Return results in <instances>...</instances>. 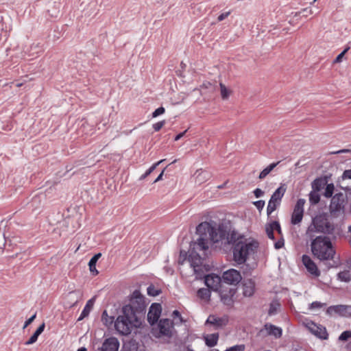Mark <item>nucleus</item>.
<instances>
[{"instance_id": "53", "label": "nucleus", "mask_w": 351, "mask_h": 351, "mask_svg": "<svg viewBox=\"0 0 351 351\" xmlns=\"http://www.w3.org/2000/svg\"><path fill=\"white\" fill-rule=\"evenodd\" d=\"M343 178L351 179V169L346 170L343 173Z\"/></svg>"}, {"instance_id": "39", "label": "nucleus", "mask_w": 351, "mask_h": 351, "mask_svg": "<svg viewBox=\"0 0 351 351\" xmlns=\"http://www.w3.org/2000/svg\"><path fill=\"white\" fill-rule=\"evenodd\" d=\"M147 294L152 296H157L160 294V291L156 289L154 286L150 285L147 287Z\"/></svg>"}, {"instance_id": "59", "label": "nucleus", "mask_w": 351, "mask_h": 351, "mask_svg": "<svg viewBox=\"0 0 351 351\" xmlns=\"http://www.w3.org/2000/svg\"><path fill=\"white\" fill-rule=\"evenodd\" d=\"M101 256V253H97L96 254H95L93 256V257H95V259H97L99 260V258Z\"/></svg>"}, {"instance_id": "21", "label": "nucleus", "mask_w": 351, "mask_h": 351, "mask_svg": "<svg viewBox=\"0 0 351 351\" xmlns=\"http://www.w3.org/2000/svg\"><path fill=\"white\" fill-rule=\"evenodd\" d=\"M195 182L197 184H202L210 178V173L202 169H198L193 175Z\"/></svg>"}, {"instance_id": "24", "label": "nucleus", "mask_w": 351, "mask_h": 351, "mask_svg": "<svg viewBox=\"0 0 351 351\" xmlns=\"http://www.w3.org/2000/svg\"><path fill=\"white\" fill-rule=\"evenodd\" d=\"M204 339L205 341V343L207 346L212 348L217 345L218 339H219V334L218 333H213L209 335H206L204 336Z\"/></svg>"}, {"instance_id": "57", "label": "nucleus", "mask_w": 351, "mask_h": 351, "mask_svg": "<svg viewBox=\"0 0 351 351\" xmlns=\"http://www.w3.org/2000/svg\"><path fill=\"white\" fill-rule=\"evenodd\" d=\"M97 261H98L97 259H95V257L93 256L90 258V260L89 261L88 265H96Z\"/></svg>"}, {"instance_id": "23", "label": "nucleus", "mask_w": 351, "mask_h": 351, "mask_svg": "<svg viewBox=\"0 0 351 351\" xmlns=\"http://www.w3.org/2000/svg\"><path fill=\"white\" fill-rule=\"evenodd\" d=\"M130 305H135L134 307L141 308L144 306V298L141 292L138 290H135L130 298Z\"/></svg>"}, {"instance_id": "34", "label": "nucleus", "mask_w": 351, "mask_h": 351, "mask_svg": "<svg viewBox=\"0 0 351 351\" xmlns=\"http://www.w3.org/2000/svg\"><path fill=\"white\" fill-rule=\"evenodd\" d=\"M101 320L106 326L111 325L113 322L114 323L115 321L114 317L109 316L106 311L102 313Z\"/></svg>"}, {"instance_id": "9", "label": "nucleus", "mask_w": 351, "mask_h": 351, "mask_svg": "<svg viewBox=\"0 0 351 351\" xmlns=\"http://www.w3.org/2000/svg\"><path fill=\"white\" fill-rule=\"evenodd\" d=\"M304 324L309 331L316 337L323 339L328 338L327 331L322 326L317 325L313 322L308 320H307Z\"/></svg>"}, {"instance_id": "25", "label": "nucleus", "mask_w": 351, "mask_h": 351, "mask_svg": "<svg viewBox=\"0 0 351 351\" xmlns=\"http://www.w3.org/2000/svg\"><path fill=\"white\" fill-rule=\"evenodd\" d=\"M45 327V323H43L37 328V330L34 332V333L32 335V337L29 339V340L25 343V344L26 346H29V345L34 343L37 341L38 336L44 331Z\"/></svg>"}, {"instance_id": "48", "label": "nucleus", "mask_w": 351, "mask_h": 351, "mask_svg": "<svg viewBox=\"0 0 351 351\" xmlns=\"http://www.w3.org/2000/svg\"><path fill=\"white\" fill-rule=\"evenodd\" d=\"M301 13H303V15L304 16H308V15L312 14L313 12L311 8H306L303 9L301 11Z\"/></svg>"}, {"instance_id": "43", "label": "nucleus", "mask_w": 351, "mask_h": 351, "mask_svg": "<svg viewBox=\"0 0 351 351\" xmlns=\"http://www.w3.org/2000/svg\"><path fill=\"white\" fill-rule=\"evenodd\" d=\"M165 112V108L163 107H159L158 108L156 109L153 113H152V117H157L159 115H161L162 114H164Z\"/></svg>"}, {"instance_id": "2", "label": "nucleus", "mask_w": 351, "mask_h": 351, "mask_svg": "<svg viewBox=\"0 0 351 351\" xmlns=\"http://www.w3.org/2000/svg\"><path fill=\"white\" fill-rule=\"evenodd\" d=\"M237 234L232 232L228 235V243H234L232 252L233 260L239 265L246 262L247 258L253 254L258 247V243L254 240H237Z\"/></svg>"}, {"instance_id": "51", "label": "nucleus", "mask_w": 351, "mask_h": 351, "mask_svg": "<svg viewBox=\"0 0 351 351\" xmlns=\"http://www.w3.org/2000/svg\"><path fill=\"white\" fill-rule=\"evenodd\" d=\"M89 266V269H90V271L94 275V276H96L98 274V271L97 269H96V265H88Z\"/></svg>"}, {"instance_id": "28", "label": "nucleus", "mask_w": 351, "mask_h": 351, "mask_svg": "<svg viewBox=\"0 0 351 351\" xmlns=\"http://www.w3.org/2000/svg\"><path fill=\"white\" fill-rule=\"evenodd\" d=\"M279 162H273L268 165L267 167H265L259 174V179L263 180L278 165Z\"/></svg>"}, {"instance_id": "52", "label": "nucleus", "mask_w": 351, "mask_h": 351, "mask_svg": "<svg viewBox=\"0 0 351 351\" xmlns=\"http://www.w3.org/2000/svg\"><path fill=\"white\" fill-rule=\"evenodd\" d=\"M201 88L212 89L213 84L210 82H205L202 84Z\"/></svg>"}, {"instance_id": "56", "label": "nucleus", "mask_w": 351, "mask_h": 351, "mask_svg": "<svg viewBox=\"0 0 351 351\" xmlns=\"http://www.w3.org/2000/svg\"><path fill=\"white\" fill-rule=\"evenodd\" d=\"M187 130H185L183 132H181L180 134H178L177 136H176L175 137V141H178L180 140L182 136H184V135L185 134V133L186 132Z\"/></svg>"}, {"instance_id": "30", "label": "nucleus", "mask_w": 351, "mask_h": 351, "mask_svg": "<svg viewBox=\"0 0 351 351\" xmlns=\"http://www.w3.org/2000/svg\"><path fill=\"white\" fill-rule=\"evenodd\" d=\"M93 305V300H90L87 302L86 306H84V309L82 310L79 318L77 319L78 321H80L83 319L84 317L88 315L90 311V306Z\"/></svg>"}, {"instance_id": "55", "label": "nucleus", "mask_w": 351, "mask_h": 351, "mask_svg": "<svg viewBox=\"0 0 351 351\" xmlns=\"http://www.w3.org/2000/svg\"><path fill=\"white\" fill-rule=\"evenodd\" d=\"M165 169L162 171V172L159 174V176L156 178V179L154 181V183H156L157 182H159L162 179V176L164 174Z\"/></svg>"}, {"instance_id": "20", "label": "nucleus", "mask_w": 351, "mask_h": 351, "mask_svg": "<svg viewBox=\"0 0 351 351\" xmlns=\"http://www.w3.org/2000/svg\"><path fill=\"white\" fill-rule=\"evenodd\" d=\"M265 331L269 335H272L276 338L281 337L282 330L281 328L271 324H266L264 326V328L261 330V332Z\"/></svg>"}, {"instance_id": "44", "label": "nucleus", "mask_w": 351, "mask_h": 351, "mask_svg": "<svg viewBox=\"0 0 351 351\" xmlns=\"http://www.w3.org/2000/svg\"><path fill=\"white\" fill-rule=\"evenodd\" d=\"M350 47L348 46L345 48V49L341 53H339L337 57L336 58L335 62H340L341 61V59L343 57V56L345 55V53L350 49Z\"/></svg>"}, {"instance_id": "61", "label": "nucleus", "mask_w": 351, "mask_h": 351, "mask_svg": "<svg viewBox=\"0 0 351 351\" xmlns=\"http://www.w3.org/2000/svg\"><path fill=\"white\" fill-rule=\"evenodd\" d=\"M16 86H17L18 87H20L21 86H22V84H16Z\"/></svg>"}, {"instance_id": "41", "label": "nucleus", "mask_w": 351, "mask_h": 351, "mask_svg": "<svg viewBox=\"0 0 351 351\" xmlns=\"http://www.w3.org/2000/svg\"><path fill=\"white\" fill-rule=\"evenodd\" d=\"M324 304L323 303H321L320 302H317V301L313 302L309 305V309L313 310L315 308H321L322 307L324 306Z\"/></svg>"}, {"instance_id": "17", "label": "nucleus", "mask_w": 351, "mask_h": 351, "mask_svg": "<svg viewBox=\"0 0 351 351\" xmlns=\"http://www.w3.org/2000/svg\"><path fill=\"white\" fill-rule=\"evenodd\" d=\"M119 341L115 337H110L104 340L101 351H118Z\"/></svg>"}, {"instance_id": "29", "label": "nucleus", "mask_w": 351, "mask_h": 351, "mask_svg": "<svg viewBox=\"0 0 351 351\" xmlns=\"http://www.w3.org/2000/svg\"><path fill=\"white\" fill-rule=\"evenodd\" d=\"M197 294L200 299L204 300H209L210 297V289L208 288H202L197 291Z\"/></svg>"}, {"instance_id": "35", "label": "nucleus", "mask_w": 351, "mask_h": 351, "mask_svg": "<svg viewBox=\"0 0 351 351\" xmlns=\"http://www.w3.org/2000/svg\"><path fill=\"white\" fill-rule=\"evenodd\" d=\"M338 278L342 282H350L351 280L350 272L348 270L341 271L338 274Z\"/></svg>"}, {"instance_id": "49", "label": "nucleus", "mask_w": 351, "mask_h": 351, "mask_svg": "<svg viewBox=\"0 0 351 351\" xmlns=\"http://www.w3.org/2000/svg\"><path fill=\"white\" fill-rule=\"evenodd\" d=\"M230 12H226L221 14L220 15H219V16L217 18L218 21H222L223 20L226 19L230 15Z\"/></svg>"}, {"instance_id": "5", "label": "nucleus", "mask_w": 351, "mask_h": 351, "mask_svg": "<svg viewBox=\"0 0 351 351\" xmlns=\"http://www.w3.org/2000/svg\"><path fill=\"white\" fill-rule=\"evenodd\" d=\"M334 230V226L330 221L325 214L316 215L312 220V223L308 227L306 235L311 238L315 237V232L331 234Z\"/></svg>"}, {"instance_id": "10", "label": "nucleus", "mask_w": 351, "mask_h": 351, "mask_svg": "<svg viewBox=\"0 0 351 351\" xmlns=\"http://www.w3.org/2000/svg\"><path fill=\"white\" fill-rule=\"evenodd\" d=\"M222 278L224 282L236 285L241 282L242 277L239 271L234 269H230L223 272Z\"/></svg>"}, {"instance_id": "32", "label": "nucleus", "mask_w": 351, "mask_h": 351, "mask_svg": "<svg viewBox=\"0 0 351 351\" xmlns=\"http://www.w3.org/2000/svg\"><path fill=\"white\" fill-rule=\"evenodd\" d=\"M220 93L221 96L223 99H227L230 97L232 93V90L230 88H228L224 84L220 83Z\"/></svg>"}, {"instance_id": "15", "label": "nucleus", "mask_w": 351, "mask_h": 351, "mask_svg": "<svg viewBox=\"0 0 351 351\" xmlns=\"http://www.w3.org/2000/svg\"><path fill=\"white\" fill-rule=\"evenodd\" d=\"M302 263L307 271L311 274L312 275L317 277L320 275V271H319L317 265L313 261L310 256L307 255H303L302 258Z\"/></svg>"}, {"instance_id": "54", "label": "nucleus", "mask_w": 351, "mask_h": 351, "mask_svg": "<svg viewBox=\"0 0 351 351\" xmlns=\"http://www.w3.org/2000/svg\"><path fill=\"white\" fill-rule=\"evenodd\" d=\"M283 245H284V241H283V240H280V241H277V242L275 243V247H276V249H280V248H281Z\"/></svg>"}, {"instance_id": "31", "label": "nucleus", "mask_w": 351, "mask_h": 351, "mask_svg": "<svg viewBox=\"0 0 351 351\" xmlns=\"http://www.w3.org/2000/svg\"><path fill=\"white\" fill-rule=\"evenodd\" d=\"M320 195L319 192L312 191L309 193V202L311 205H315L319 203Z\"/></svg>"}, {"instance_id": "38", "label": "nucleus", "mask_w": 351, "mask_h": 351, "mask_svg": "<svg viewBox=\"0 0 351 351\" xmlns=\"http://www.w3.org/2000/svg\"><path fill=\"white\" fill-rule=\"evenodd\" d=\"M172 317H173V319L175 320V322L176 324H182L184 322L180 313L178 310H175L173 311Z\"/></svg>"}, {"instance_id": "47", "label": "nucleus", "mask_w": 351, "mask_h": 351, "mask_svg": "<svg viewBox=\"0 0 351 351\" xmlns=\"http://www.w3.org/2000/svg\"><path fill=\"white\" fill-rule=\"evenodd\" d=\"M36 314H34L31 316L27 320L25 321V324L23 326V328H26L28 325H29L36 318Z\"/></svg>"}, {"instance_id": "8", "label": "nucleus", "mask_w": 351, "mask_h": 351, "mask_svg": "<svg viewBox=\"0 0 351 351\" xmlns=\"http://www.w3.org/2000/svg\"><path fill=\"white\" fill-rule=\"evenodd\" d=\"M345 204L344 195L341 193L335 194L331 199L329 206L330 211L332 214L335 215L337 213L343 211Z\"/></svg>"}, {"instance_id": "50", "label": "nucleus", "mask_w": 351, "mask_h": 351, "mask_svg": "<svg viewBox=\"0 0 351 351\" xmlns=\"http://www.w3.org/2000/svg\"><path fill=\"white\" fill-rule=\"evenodd\" d=\"M254 194L256 198H258L263 195L264 192L261 189H256L254 191Z\"/></svg>"}, {"instance_id": "19", "label": "nucleus", "mask_w": 351, "mask_h": 351, "mask_svg": "<svg viewBox=\"0 0 351 351\" xmlns=\"http://www.w3.org/2000/svg\"><path fill=\"white\" fill-rule=\"evenodd\" d=\"M196 250H192L189 252L188 260L190 263L191 266L193 268L194 271H197L198 267L202 264L201 256L197 252Z\"/></svg>"}, {"instance_id": "36", "label": "nucleus", "mask_w": 351, "mask_h": 351, "mask_svg": "<svg viewBox=\"0 0 351 351\" xmlns=\"http://www.w3.org/2000/svg\"><path fill=\"white\" fill-rule=\"evenodd\" d=\"M280 307V304L277 301H274L270 304L269 315H273L277 313Z\"/></svg>"}, {"instance_id": "6", "label": "nucleus", "mask_w": 351, "mask_h": 351, "mask_svg": "<svg viewBox=\"0 0 351 351\" xmlns=\"http://www.w3.org/2000/svg\"><path fill=\"white\" fill-rule=\"evenodd\" d=\"M285 192L286 187L285 185H281L273 193L267 207V215L268 217L280 206Z\"/></svg>"}, {"instance_id": "45", "label": "nucleus", "mask_w": 351, "mask_h": 351, "mask_svg": "<svg viewBox=\"0 0 351 351\" xmlns=\"http://www.w3.org/2000/svg\"><path fill=\"white\" fill-rule=\"evenodd\" d=\"M254 204L255 205L256 208L259 211H261V210H263V208L265 206V201H263V200H258V201L254 202Z\"/></svg>"}, {"instance_id": "14", "label": "nucleus", "mask_w": 351, "mask_h": 351, "mask_svg": "<svg viewBox=\"0 0 351 351\" xmlns=\"http://www.w3.org/2000/svg\"><path fill=\"white\" fill-rule=\"evenodd\" d=\"M333 312L341 316L351 317V305L339 304L330 306L328 308V314H332Z\"/></svg>"}, {"instance_id": "37", "label": "nucleus", "mask_w": 351, "mask_h": 351, "mask_svg": "<svg viewBox=\"0 0 351 351\" xmlns=\"http://www.w3.org/2000/svg\"><path fill=\"white\" fill-rule=\"evenodd\" d=\"M334 184L332 183L326 184L324 195L326 198H330L332 196L334 191Z\"/></svg>"}, {"instance_id": "42", "label": "nucleus", "mask_w": 351, "mask_h": 351, "mask_svg": "<svg viewBox=\"0 0 351 351\" xmlns=\"http://www.w3.org/2000/svg\"><path fill=\"white\" fill-rule=\"evenodd\" d=\"M245 350V346L244 345H236L228 349H227L226 351H244Z\"/></svg>"}, {"instance_id": "3", "label": "nucleus", "mask_w": 351, "mask_h": 351, "mask_svg": "<svg viewBox=\"0 0 351 351\" xmlns=\"http://www.w3.org/2000/svg\"><path fill=\"white\" fill-rule=\"evenodd\" d=\"M311 248L313 256L320 261L332 260L336 253L330 238L325 236H318L313 239Z\"/></svg>"}, {"instance_id": "13", "label": "nucleus", "mask_w": 351, "mask_h": 351, "mask_svg": "<svg viewBox=\"0 0 351 351\" xmlns=\"http://www.w3.org/2000/svg\"><path fill=\"white\" fill-rule=\"evenodd\" d=\"M161 306L160 304L154 303L151 305L147 313V320L152 325L156 323L160 316Z\"/></svg>"}, {"instance_id": "12", "label": "nucleus", "mask_w": 351, "mask_h": 351, "mask_svg": "<svg viewBox=\"0 0 351 351\" xmlns=\"http://www.w3.org/2000/svg\"><path fill=\"white\" fill-rule=\"evenodd\" d=\"M228 322V317L227 316L217 317L214 315L208 316L206 321V324L213 326L215 329H218L225 326Z\"/></svg>"}, {"instance_id": "26", "label": "nucleus", "mask_w": 351, "mask_h": 351, "mask_svg": "<svg viewBox=\"0 0 351 351\" xmlns=\"http://www.w3.org/2000/svg\"><path fill=\"white\" fill-rule=\"evenodd\" d=\"M243 295L247 297H250L254 292V283L252 280L245 282L243 287Z\"/></svg>"}, {"instance_id": "27", "label": "nucleus", "mask_w": 351, "mask_h": 351, "mask_svg": "<svg viewBox=\"0 0 351 351\" xmlns=\"http://www.w3.org/2000/svg\"><path fill=\"white\" fill-rule=\"evenodd\" d=\"M326 184V181L323 178H316L311 184L312 191L319 192Z\"/></svg>"}, {"instance_id": "62", "label": "nucleus", "mask_w": 351, "mask_h": 351, "mask_svg": "<svg viewBox=\"0 0 351 351\" xmlns=\"http://www.w3.org/2000/svg\"><path fill=\"white\" fill-rule=\"evenodd\" d=\"M317 0H314L313 3L315 2Z\"/></svg>"}, {"instance_id": "1", "label": "nucleus", "mask_w": 351, "mask_h": 351, "mask_svg": "<svg viewBox=\"0 0 351 351\" xmlns=\"http://www.w3.org/2000/svg\"><path fill=\"white\" fill-rule=\"evenodd\" d=\"M141 324V322L137 317L134 306L125 305L122 308L121 314L114 321V328L119 335L128 336Z\"/></svg>"}, {"instance_id": "46", "label": "nucleus", "mask_w": 351, "mask_h": 351, "mask_svg": "<svg viewBox=\"0 0 351 351\" xmlns=\"http://www.w3.org/2000/svg\"><path fill=\"white\" fill-rule=\"evenodd\" d=\"M165 121L157 122L153 125V128L156 132L159 131L165 125Z\"/></svg>"}, {"instance_id": "22", "label": "nucleus", "mask_w": 351, "mask_h": 351, "mask_svg": "<svg viewBox=\"0 0 351 351\" xmlns=\"http://www.w3.org/2000/svg\"><path fill=\"white\" fill-rule=\"evenodd\" d=\"M274 230H276L279 234H281L280 226L278 221H274L266 225L265 231L267 235L271 240H274Z\"/></svg>"}, {"instance_id": "7", "label": "nucleus", "mask_w": 351, "mask_h": 351, "mask_svg": "<svg viewBox=\"0 0 351 351\" xmlns=\"http://www.w3.org/2000/svg\"><path fill=\"white\" fill-rule=\"evenodd\" d=\"M305 202L306 200L304 199H298L291 215V222L292 224H299L302 221L304 216Z\"/></svg>"}, {"instance_id": "18", "label": "nucleus", "mask_w": 351, "mask_h": 351, "mask_svg": "<svg viewBox=\"0 0 351 351\" xmlns=\"http://www.w3.org/2000/svg\"><path fill=\"white\" fill-rule=\"evenodd\" d=\"M158 328L162 335L169 336L173 328V322L169 319H160L158 323Z\"/></svg>"}, {"instance_id": "40", "label": "nucleus", "mask_w": 351, "mask_h": 351, "mask_svg": "<svg viewBox=\"0 0 351 351\" xmlns=\"http://www.w3.org/2000/svg\"><path fill=\"white\" fill-rule=\"evenodd\" d=\"M351 337V330L343 331L339 337L340 341H347Z\"/></svg>"}, {"instance_id": "16", "label": "nucleus", "mask_w": 351, "mask_h": 351, "mask_svg": "<svg viewBox=\"0 0 351 351\" xmlns=\"http://www.w3.org/2000/svg\"><path fill=\"white\" fill-rule=\"evenodd\" d=\"M220 294L221 302L226 305L232 304V297L235 293V290L232 288L223 289L220 288L218 291Z\"/></svg>"}, {"instance_id": "60", "label": "nucleus", "mask_w": 351, "mask_h": 351, "mask_svg": "<svg viewBox=\"0 0 351 351\" xmlns=\"http://www.w3.org/2000/svg\"><path fill=\"white\" fill-rule=\"evenodd\" d=\"M77 351H86V349L85 348H81L78 349Z\"/></svg>"}, {"instance_id": "11", "label": "nucleus", "mask_w": 351, "mask_h": 351, "mask_svg": "<svg viewBox=\"0 0 351 351\" xmlns=\"http://www.w3.org/2000/svg\"><path fill=\"white\" fill-rule=\"evenodd\" d=\"M204 282L208 288L213 291H218L221 288V278L218 275L208 274L205 276Z\"/></svg>"}, {"instance_id": "58", "label": "nucleus", "mask_w": 351, "mask_h": 351, "mask_svg": "<svg viewBox=\"0 0 351 351\" xmlns=\"http://www.w3.org/2000/svg\"><path fill=\"white\" fill-rule=\"evenodd\" d=\"M351 152L350 149H343L338 151L337 153L342 154V153H349Z\"/></svg>"}, {"instance_id": "33", "label": "nucleus", "mask_w": 351, "mask_h": 351, "mask_svg": "<svg viewBox=\"0 0 351 351\" xmlns=\"http://www.w3.org/2000/svg\"><path fill=\"white\" fill-rule=\"evenodd\" d=\"M165 160V159H162V160H160V161L154 163V165H152L146 171L144 174H143L141 178H140V180H143L145 179V178H147L149 174H151L154 170L157 167V166H158L160 164H161L162 162H163Z\"/></svg>"}, {"instance_id": "4", "label": "nucleus", "mask_w": 351, "mask_h": 351, "mask_svg": "<svg viewBox=\"0 0 351 351\" xmlns=\"http://www.w3.org/2000/svg\"><path fill=\"white\" fill-rule=\"evenodd\" d=\"M197 232L200 234V237L197 241L191 245L192 250L196 251H206L208 249V243L206 237L208 234L210 239L214 242H218L221 239V235L217 236L216 229L208 222H202L197 227Z\"/></svg>"}]
</instances>
